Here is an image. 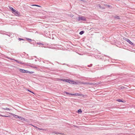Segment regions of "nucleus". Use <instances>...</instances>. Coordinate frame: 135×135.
<instances>
[{
    "instance_id": "a878e982",
    "label": "nucleus",
    "mask_w": 135,
    "mask_h": 135,
    "mask_svg": "<svg viewBox=\"0 0 135 135\" xmlns=\"http://www.w3.org/2000/svg\"><path fill=\"white\" fill-rule=\"evenodd\" d=\"M8 59H10V60H15V59H12V58H10V57H7Z\"/></svg>"
},
{
    "instance_id": "6ab92c4d",
    "label": "nucleus",
    "mask_w": 135,
    "mask_h": 135,
    "mask_svg": "<svg viewBox=\"0 0 135 135\" xmlns=\"http://www.w3.org/2000/svg\"><path fill=\"white\" fill-rule=\"evenodd\" d=\"M82 112V111L81 109H79L78 110V112L79 113H81Z\"/></svg>"
},
{
    "instance_id": "7ed1b4c3",
    "label": "nucleus",
    "mask_w": 135,
    "mask_h": 135,
    "mask_svg": "<svg viewBox=\"0 0 135 135\" xmlns=\"http://www.w3.org/2000/svg\"><path fill=\"white\" fill-rule=\"evenodd\" d=\"M123 39L124 40L126 41L127 42H128L131 45H133V43L132 42H131L129 39L126 38H124Z\"/></svg>"
},
{
    "instance_id": "20e7f679",
    "label": "nucleus",
    "mask_w": 135,
    "mask_h": 135,
    "mask_svg": "<svg viewBox=\"0 0 135 135\" xmlns=\"http://www.w3.org/2000/svg\"><path fill=\"white\" fill-rule=\"evenodd\" d=\"M19 71L20 72L24 73H27L29 72V71H28L20 69H19Z\"/></svg>"
},
{
    "instance_id": "ddd939ff",
    "label": "nucleus",
    "mask_w": 135,
    "mask_h": 135,
    "mask_svg": "<svg viewBox=\"0 0 135 135\" xmlns=\"http://www.w3.org/2000/svg\"><path fill=\"white\" fill-rule=\"evenodd\" d=\"M9 8L12 10V12H13L14 10H15V9H13L12 7H9Z\"/></svg>"
},
{
    "instance_id": "f03ea898",
    "label": "nucleus",
    "mask_w": 135,
    "mask_h": 135,
    "mask_svg": "<svg viewBox=\"0 0 135 135\" xmlns=\"http://www.w3.org/2000/svg\"><path fill=\"white\" fill-rule=\"evenodd\" d=\"M12 13L16 16H19L20 15V13L18 11L15 10L12 12Z\"/></svg>"
},
{
    "instance_id": "9b49d317",
    "label": "nucleus",
    "mask_w": 135,
    "mask_h": 135,
    "mask_svg": "<svg viewBox=\"0 0 135 135\" xmlns=\"http://www.w3.org/2000/svg\"><path fill=\"white\" fill-rule=\"evenodd\" d=\"M18 118L24 121L25 120V118L20 116H18Z\"/></svg>"
},
{
    "instance_id": "1a4fd4ad",
    "label": "nucleus",
    "mask_w": 135,
    "mask_h": 135,
    "mask_svg": "<svg viewBox=\"0 0 135 135\" xmlns=\"http://www.w3.org/2000/svg\"><path fill=\"white\" fill-rule=\"evenodd\" d=\"M64 93H66L67 94H68L69 95H73V94H74L71 93H69L67 92H66V91H64Z\"/></svg>"
},
{
    "instance_id": "aec40b11",
    "label": "nucleus",
    "mask_w": 135,
    "mask_h": 135,
    "mask_svg": "<svg viewBox=\"0 0 135 135\" xmlns=\"http://www.w3.org/2000/svg\"><path fill=\"white\" fill-rule=\"evenodd\" d=\"M78 84V83L76 82H75L74 81H73L72 83V84Z\"/></svg>"
},
{
    "instance_id": "0eeeda50",
    "label": "nucleus",
    "mask_w": 135,
    "mask_h": 135,
    "mask_svg": "<svg viewBox=\"0 0 135 135\" xmlns=\"http://www.w3.org/2000/svg\"><path fill=\"white\" fill-rule=\"evenodd\" d=\"M14 60L17 63L20 64H24L23 62H22L20 61H19L16 60L15 59Z\"/></svg>"
},
{
    "instance_id": "f8f14e48",
    "label": "nucleus",
    "mask_w": 135,
    "mask_h": 135,
    "mask_svg": "<svg viewBox=\"0 0 135 135\" xmlns=\"http://www.w3.org/2000/svg\"><path fill=\"white\" fill-rule=\"evenodd\" d=\"M37 44L38 45H40V46L41 45H44V44L42 43H40V42H37Z\"/></svg>"
},
{
    "instance_id": "423d86ee",
    "label": "nucleus",
    "mask_w": 135,
    "mask_h": 135,
    "mask_svg": "<svg viewBox=\"0 0 135 135\" xmlns=\"http://www.w3.org/2000/svg\"><path fill=\"white\" fill-rule=\"evenodd\" d=\"M52 133H54L55 134H60L61 135H64V133H59L58 132H52Z\"/></svg>"
},
{
    "instance_id": "c756f323",
    "label": "nucleus",
    "mask_w": 135,
    "mask_h": 135,
    "mask_svg": "<svg viewBox=\"0 0 135 135\" xmlns=\"http://www.w3.org/2000/svg\"><path fill=\"white\" fill-rule=\"evenodd\" d=\"M34 73V72H33V71H31V72H30V71H29V72L28 73L32 74L33 73Z\"/></svg>"
},
{
    "instance_id": "b1692460",
    "label": "nucleus",
    "mask_w": 135,
    "mask_h": 135,
    "mask_svg": "<svg viewBox=\"0 0 135 135\" xmlns=\"http://www.w3.org/2000/svg\"><path fill=\"white\" fill-rule=\"evenodd\" d=\"M104 5L105 6H107L109 8H110V7H112L110 5H108L107 4H105Z\"/></svg>"
},
{
    "instance_id": "bb28decb",
    "label": "nucleus",
    "mask_w": 135,
    "mask_h": 135,
    "mask_svg": "<svg viewBox=\"0 0 135 135\" xmlns=\"http://www.w3.org/2000/svg\"><path fill=\"white\" fill-rule=\"evenodd\" d=\"M67 80V79H62L61 80L62 81H65V82H66Z\"/></svg>"
},
{
    "instance_id": "4468645a",
    "label": "nucleus",
    "mask_w": 135,
    "mask_h": 135,
    "mask_svg": "<svg viewBox=\"0 0 135 135\" xmlns=\"http://www.w3.org/2000/svg\"><path fill=\"white\" fill-rule=\"evenodd\" d=\"M82 84H84L89 85L90 84V83H87L85 82H83Z\"/></svg>"
},
{
    "instance_id": "473e14b6",
    "label": "nucleus",
    "mask_w": 135,
    "mask_h": 135,
    "mask_svg": "<svg viewBox=\"0 0 135 135\" xmlns=\"http://www.w3.org/2000/svg\"><path fill=\"white\" fill-rule=\"evenodd\" d=\"M0 116H2V117H8V116H5V115H0Z\"/></svg>"
},
{
    "instance_id": "5701e85b",
    "label": "nucleus",
    "mask_w": 135,
    "mask_h": 135,
    "mask_svg": "<svg viewBox=\"0 0 135 135\" xmlns=\"http://www.w3.org/2000/svg\"><path fill=\"white\" fill-rule=\"evenodd\" d=\"M3 109H4L5 110H10V109L9 108H3Z\"/></svg>"
},
{
    "instance_id": "a211bd4d",
    "label": "nucleus",
    "mask_w": 135,
    "mask_h": 135,
    "mask_svg": "<svg viewBox=\"0 0 135 135\" xmlns=\"http://www.w3.org/2000/svg\"><path fill=\"white\" fill-rule=\"evenodd\" d=\"M114 18H115V19H120V17H119V16H115L114 17Z\"/></svg>"
},
{
    "instance_id": "cd10ccee",
    "label": "nucleus",
    "mask_w": 135,
    "mask_h": 135,
    "mask_svg": "<svg viewBox=\"0 0 135 135\" xmlns=\"http://www.w3.org/2000/svg\"><path fill=\"white\" fill-rule=\"evenodd\" d=\"M18 40L20 41L24 40L22 38H18Z\"/></svg>"
},
{
    "instance_id": "39448f33",
    "label": "nucleus",
    "mask_w": 135,
    "mask_h": 135,
    "mask_svg": "<svg viewBox=\"0 0 135 135\" xmlns=\"http://www.w3.org/2000/svg\"><path fill=\"white\" fill-rule=\"evenodd\" d=\"M75 96H82L83 97H84V95L83 94H80L79 93H75L74 94H73Z\"/></svg>"
},
{
    "instance_id": "2f4dec72",
    "label": "nucleus",
    "mask_w": 135,
    "mask_h": 135,
    "mask_svg": "<svg viewBox=\"0 0 135 135\" xmlns=\"http://www.w3.org/2000/svg\"><path fill=\"white\" fill-rule=\"evenodd\" d=\"M32 6H38V7H40V6H39L38 5H32Z\"/></svg>"
},
{
    "instance_id": "6e6552de",
    "label": "nucleus",
    "mask_w": 135,
    "mask_h": 135,
    "mask_svg": "<svg viewBox=\"0 0 135 135\" xmlns=\"http://www.w3.org/2000/svg\"><path fill=\"white\" fill-rule=\"evenodd\" d=\"M11 115H12L13 117H14L15 118L17 119L18 118L19 116L18 115H16L12 113H11Z\"/></svg>"
},
{
    "instance_id": "393cba45",
    "label": "nucleus",
    "mask_w": 135,
    "mask_h": 135,
    "mask_svg": "<svg viewBox=\"0 0 135 135\" xmlns=\"http://www.w3.org/2000/svg\"><path fill=\"white\" fill-rule=\"evenodd\" d=\"M99 8H101L102 9H105V8L104 7H102V6H101L100 5H99Z\"/></svg>"
},
{
    "instance_id": "4be33fe9",
    "label": "nucleus",
    "mask_w": 135,
    "mask_h": 135,
    "mask_svg": "<svg viewBox=\"0 0 135 135\" xmlns=\"http://www.w3.org/2000/svg\"><path fill=\"white\" fill-rule=\"evenodd\" d=\"M30 125L33 126V127H34L35 128L37 129H38V127H37V126H33V125L32 124H30Z\"/></svg>"
},
{
    "instance_id": "9d476101",
    "label": "nucleus",
    "mask_w": 135,
    "mask_h": 135,
    "mask_svg": "<svg viewBox=\"0 0 135 135\" xmlns=\"http://www.w3.org/2000/svg\"><path fill=\"white\" fill-rule=\"evenodd\" d=\"M73 80H70L69 79H68L67 80L66 82L67 83H68L70 84H72Z\"/></svg>"
},
{
    "instance_id": "412c9836",
    "label": "nucleus",
    "mask_w": 135,
    "mask_h": 135,
    "mask_svg": "<svg viewBox=\"0 0 135 135\" xmlns=\"http://www.w3.org/2000/svg\"><path fill=\"white\" fill-rule=\"evenodd\" d=\"M26 39L27 40L28 42H31L32 40L31 39L27 38H26Z\"/></svg>"
},
{
    "instance_id": "f257e3e1",
    "label": "nucleus",
    "mask_w": 135,
    "mask_h": 135,
    "mask_svg": "<svg viewBox=\"0 0 135 135\" xmlns=\"http://www.w3.org/2000/svg\"><path fill=\"white\" fill-rule=\"evenodd\" d=\"M77 20L78 21H79L80 20H82L83 21H86V18L84 16H81L78 17Z\"/></svg>"
},
{
    "instance_id": "7c9ffc66",
    "label": "nucleus",
    "mask_w": 135,
    "mask_h": 135,
    "mask_svg": "<svg viewBox=\"0 0 135 135\" xmlns=\"http://www.w3.org/2000/svg\"><path fill=\"white\" fill-rule=\"evenodd\" d=\"M92 65V64H91L90 65H88V67H91Z\"/></svg>"
},
{
    "instance_id": "f3484780",
    "label": "nucleus",
    "mask_w": 135,
    "mask_h": 135,
    "mask_svg": "<svg viewBox=\"0 0 135 135\" xmlns=\"http://www.w3.org/2000/svg\"><path fill=\"white\" fill-rule=\"evenodd\" d=\"M38 129L40 130H43V131H46V130L44 129L41 128H38Z\"/></svg>"
},
{
    "instance_id": "dca6fc26",
    "label": "nucleus",
    "mask_w": 135,
    "mask_h": 135,
    "mask_svg": "<svg viewBox=\"0 0 135 135\" xmlns=\"http://www.w3.org/2000/svg\"><path fill=\"white\" fill-rule=\"evenodd\" d=\"M84 33V31H81L80 32H79V34L80 35H82Z\"/></svg>"
},
{
    "instance_id": "c85d7f7f",
    "label": "nucleus",
    "mask_w": 135,
    "mask_h": 135,
    "mask_svg": "<svg viewBox=\"0 0 135 135\" xmlns=\"http://www.w3.org/2000/svg\"><path fill=\"white\" fill-rule=\"evenodd\" d=\"M27 90L28 91H29L30 92H31V93H33V94H34V93L33 92V91H31V90H28V89Z\"/></svg>"
},
{
    "instance_id": "2eb2a0df",
    "label": "nucleus",
    "mask_w": 135,
    "mask_h": 135,
    "mask_svg": "<svg viewBox=\"0 0 135 135\" xmlns=\"http://www.w3.org/2000/svg\"><path fill=\"white\" fill-rule=\"evenodd\" d=\"M116 100L119 102H123L122 100H120L119 99H117Z\"/></svg>"
}]
</instances>
